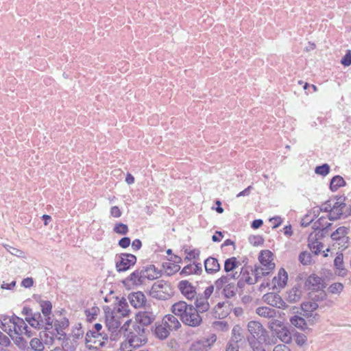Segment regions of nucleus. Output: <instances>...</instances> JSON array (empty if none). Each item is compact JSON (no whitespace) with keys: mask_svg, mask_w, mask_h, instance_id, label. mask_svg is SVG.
Segmentation results:
<instances>
[{"mask_svg":"<svg viewBox=\"0 0 351 351\" xmlns=\"http://www.w3.org/2000/svg\"><path fill=\"white\" fill-rule=\"evenodd\" d=\"M178 288L182 295L188 300H192L196 296V289L188 280H181L179 282Z\"/></svg>","mask_w":351,"mask_h":351,"instance_id":"9d476101","label":"nucleus"},{"mask_svg":"<svg viewBox=\"0 0 351 351\" xmlns=\"http://www.w3.org/2000/svg\"><path fill=\"white\" fill-rule=\"evenodd\" d=\"M149 293L154 298L166 300L172 296L173 292L172 287L169 282L159 280L153 284Z\"/></svg>","mask_w":351,"mask_h":351,"instance_id":"7ed1b4c3","label":"nucleus"},{"mask_svg":"<svg viewBox=\"0 0 351 351\" xmlns=\"http://www.w3.org/2000/svg\"><path fill=\"white\" fill-rule=\"evenodd\" d=\"M306 286L312 291H318L325 287L324 280L315 274L308 276L306 281Z\"/></svg>","mask_w":351,"mask_h":351,"instance_id":"4468645a","label":"nucleus"},{"mask_svg":"<svg viewBox=\"0 0 351 351\" xmlns=\"http://www.w3.org/2000/svg\"><path fill=\"white\" fill-rule=\"evenodd\" d=\"M309 247L312 252L315 254H318L322 248V245L319 242H315L312 244H309Z\"/></svg>","mask_w":351,"mask_h":351,"instance_id":"13d9d810","label":"nucleus"},{"mask_svg":"<svg viewBox=\"0 0 351 351\" xmlns=\"http://www.w3.org/2000/svg\"><path fill=\"white\" fill-rule=\"evenodd\" d=\"M271 319H272L269 323V328L271 330H273L274 326H277V327H279L280 328L282 327V322L281 321L278 320V319H273V318H271Z\"/></svg>","mask_w":351,"mask_h":351,"instance_id":"338daca9","label":"nucleus"},{"mask_svg":"<svg viewBox=\"0 0 351 351\" xmlns=\"http://www.w3.org/2000/svg\"><path fill=\"white\" fill-rule=\"evenodd\" d=\"M239 274H240L241 280L238 282V286L241 285V280L249 285H254L257 282L255 276L254 277L250 276V272L246 267H242Z\"/></svg>","mask_w":351,"mask_h":351,"instance_id":"c85d7f7f","label":"nucleus"},{"mask_svg":"<svg viewBox=\"0 0 351 351\" xmlns=\"http://www.w3.org/2000/svg\"><path fill=\"white\" fill-rule=\"evenodd\" d=\"M193 264H190V265H188L186 266H185L182 271H181V274H184V275H190V274H193Z\"/></svg>","mask_w":351,"mask_h":351,"instance_id":"69168bd1","label":"nucleus"},{"mask_svg":"<svg viewBox=\"0 0 351 351\" xmlns=\"http://www.w3.org/2000/svg\"><path fill=\"white\" fill-rule=\"evenodd\" d=\"M334 265L337 269L339 270L338 275L344 276L346 275V270L343 266V254H338L334 260Z\"/></svg>","mask_w":351,"mask_h":351,"instance_id":"2f4dec72","label":"nucleus"},{"mask_svg":"<svg viewBox=\"0 0 351 351\" xmlns=\"http://www.w3.org/2000/svg\"><path fill=\"white\" fill-rule=\"evenodd\" d=\"M343 285L341 282L332 283L328 289L329 293L332 294H339L343 289Z\"/></svg>","mask_w":351,"mask_h":351,"instance_id":"c03bdc74","label":"nucleus"},{"mask_svg":"<svg viewBox=\"0 0 351 351\" xmlns=\"http://www.w3.org/2000/svg\"><path fill=\"white\" fill-rule=\"evenodd\" d=\"M312 256L310 252L306 251L302 252L298 257L299 261L304 265H310L311 263Z\"/></svg>","mask_w":351,"mask_h":351,"instance_id":"79ce46f5","label":"nucleus"},{"mask_svg":"<svg viewBox=\"0 0 351 351\" xmlns=\"http://www.w3.org/2000/svg\"><path fill=\"white\" fill-rule=\"evenodd\" d=\"M346 207V204L337 202L332 206L331 213L328 215V219L330 221H335L341 217L343 215V209Z\"/></svg>","mask_w":351,"mask_h":351,"instance_id":"4be33fe9","label":"nucleus"},{"mask_svg":"<svg viewBox=\"0 0 351 351\" xmlns=\"http://www.w3.org/2000/svg\"><path fill=\"white\" fill-rule=\"evenodd\" d=\"M348 234V228L344 226H341L338 228L334 232L331 234V239L332 241L336 240L337 239L341 238L342 237H345Z\"/></svg>","mask_w":351,"mask_h":351,"instance_id":"ea45409f","label":"nucleus"},{"mask_svg":"<svg viewBox=\"0 0 351 351\" xmlns=\"http://www.w3.org/2000/svg\"><path fill=\"white\" fill-rule=\"evenodd\" d=\"M121 323L115 316L107 317L106 326L111 332H116L120 328Z\"/></svg>","mask_w":351,"mask_h":351,"instance_id":"7c9ffc66","label":"nucleus"},{"mask_svg":"<svg viewBox=\"0 0 351 351\" xmlns=\"http://www.w3.org/2000/svg\"><path fill=\"white\" fill-rule=\"evenodd\" d=\"M277 337L285 343H289L291 342L292 337L289 330L282 326L280 329L276 332Z\"/></svg>","mask_w":351,"mask_h":351,"instance_id":"bb28decb","label":"nucleus"},{"mask_svg":"<svg viewBox=\"0 0 351 351\" xmlns=\"http://www.w3.org/2000/svg\"><path fill=\"white\" fill-rule=\"evenodd\" d=\"M239 277L240 274H239L238 271L230 274L227 273L226 275H223L215 282V286L217 290H220L223 287H226V285L232 283L231 280H236Z\"/></svg>","mask_w":351,"mask_h":351,"instance_id":"f8f14e48","label":"nucleus"},{"mask_svg":"<svg viewBox=\"0 0 351 351\" xmlns=\"http://www.w3.org/2000/svg\"><path fill=\"white\" fill-rule=\"evenodd\" d=\"M136 262V257L132 254H121L116 261V269L118 272L125 271Z\"/></svg>","mask_w":351,"mask_h":351,"instance_id":"0eeeda50","label":"nucleus"},{"mask_svg":"<svg viewBox=\"0 0 351 351\" xmlns=\"http://www.w3.org/2000/svg\"><path fill=\"white\" fill-rule=\"evenodd\" d=\"M175 315H167L162 319V322L167 326L171 330H177L181 324Z\"/></svg>","mask_w":351,"mask_h":351,"instance_id":"b1692460","label":"nucleus"},{"mask_svg":"<svg viewBox=\"0 0 351 351\" xmlns=\"http://www.w3.org/2000/svg\"><path fill=\"white\" fill-rule=\"evenodd\" d=\"M256 313L261 317L271 319L277 315V311L268 306H259L256 309Z\"/></svg>","mask_w":351,"mask_h":351,"instance_id":"5701e85b","label":"nucleus"},{"mask_svg":"<svg viewBox=\"0 0 351 351\" xmlns=\"http://www.w3.org/2000/svg\"><path fill=\"white\" fill-rule=\"evenodd\" d=\"M128 300L131 305L134 308L143 306L146 301L145 295L141 291L130 293L128 295Z\"/></svg>","mask_w":351,"mask_h":351,"instance_id":"f3484780","label":"nucleus"},{"mask_svg":"<svg viewBox=\"0 0 351 351\" xmlns=\"http://www.w3.org/2000/svg\"><path fill=\"white\" fill-rule=\"evenodd\" d=\"M287 300L291 303H295L301 299L302 290L295 287L287 291Z\"/></svg>","mask_w":351,"mask_h":351,"instance_id":"cd10ccee","label":"nucleus"},{"mask_svg":"<svg viewBox=\"0 0 351 351\" xmlns=\"http://www.w3.org/2000/svg\"><path fill=\"white\" fill-rule=\"evenodd\" d=\"M263 301L267 304L278 308H287L286 302L282 297L276 293H267L263 296Z\"/></svg>","mask_w":351,"mask_h":351,"instance_id":"1a4fd4ad","label":"nucleus"},{"mask_svg":"<svg viewBox=\"0 0 351 351\" xmlns=\"http://www.w3.org/2000/svg\"><path fill=\"white\" fill-rule=\"evenodd\" d=\"M235 339L236 340H231L228 343L226 351H239V339L237 337Z\"/></svg>","mask_w":351,"mask_h":351,"instance_id":"864d4df0","label":"nucleus"},{"mask_svg":"<svg viewBox=\"0 0 351 351\" xmlns=\"http://www.w3.org/2000/svg\"><path fill=\"white\" fill-rule=\"evenodd\" d=\"M5 248L7 250L8 252L11 254L16 256L17 257H23V252L19 249L15 248L14 247L10 246L8 245H4Z\"/></svg>","mask_w":351,"mask_h":351,"instance_id":"3c124183","label":"nucleus"},{"mask_svg":"<svg viewBox=\"0 0 351 351\" xmlns=\"http://www.w3.org/2000/svg\"><path fill=\"white\" fill-rule=\"evenodd\" d=\"M195 304V308L197 309L199 315L206 312L210 308V304L206 297H203V295H198L196 297Z\"/></svg>","mask_w":351,"mask_h":351,"instance_id":"aec40b11","label":"nucleus"},{"mask_svg":"<svg viewBox=\"0 0 351 351\" xmlns=\"http://www.w3.org/2000/svg\"><path fill=\"white\" fill-rule=\"evenodd\" d=\"M247 329L250 333L259 341L268 343L267 338L269 335L267 331L263 328V325L256 321H250L247 324Z\"/></svg>","mask_w":351,"mask_h":351,"instance_id":"423d86ee","label":"nucleus"},{"mask_svg":"<svg viewBox=\"0 0 351 351\" xmlns=\"http://www.w3.org/2000/svg\"><path fill=\"white\" fill-rule=\"evenodd\" d=\"M294 338L295 343L300 346L304 345L307 341L306 336L302 333L296 332Z\"/></svg>","mask_w":351,"mask_h":351,"instance_id":"603ef678","label":"nucleus"},{"mask_svg":"<svg viewBox=\"0 0 351 351\" xmlns=\"http://www.w3.org/2000/svg\"><path fill=\"white\" fill-rule=\"evenodd\" d=\"M346 184V182L343 178L340 176H334L330 184L331 191H336L339 187L343 186Z\"/></svg>","mask_w":351,"mask_h":351,"instance_id":"c9c22d12","label":"nucleus"},{"mask_svg":"<svg viewBox=\"0 0 351 351\" xmlns=\"http://www.w3.org/2000/svg\"><path fill=\"white\" fill-rule=\"evenodd\" d=\"M170 329L162 322V324L157 326L155 329V334L160 339H166L169 335Z\"/></svg>","mask_w":351,"mask_h":351,"instance_id":"473e14b6","label":"nucleus"},{"mask_svg":"<svg viewBox=\"0 0 351 351\" xmlns=\"http://www.w3.org/2000/svg\"><path fill=\"white\" fill-rule=\"evenodd\" d=\"M332 206L330 204V202H326L324 204H323L319 208H314L313 213H319V211L323 212H329V213H331Z\"/></svg>","mask_w":351,"mask_h":351,"instance_id":"8fccbe9b","label":"nucleus"},{"mask_svg":"<svg viewBox=\"0 0 351 351\" xmlns=\"http://www.w3.org/2000/svg\"><path fill=\"white\" fill-rule=\"evenodd\" d=\"M333 241V246H336L339 249L343 250L348 246L349 237L348 235H346L345 237H342L341 238L334 240Z\"/></svg>","mask_w":351,"mask_h":351,"instance_id":"58836bf2","label":"nucleus"},{"mask_svg":"<svg viewBox=\"0 0 351 351\" xmlns=\"http://www.w3.org/2000/svg\"><path fill=\"white\" fill-rule=\"evenodd\" d=\"M132 327V329L127 330L125 336L130 341L132 344L133 343V347L138 348L147 341L145 328L137 324L133 325Z\"/></svg>","mask_w":351,"mask_h":351,"instance_id":"20e7f679","label":"nucleus"},{"mask_svg":"<svg viewBox=\"0 0 351 351\" xmlns=\"http://www.w3.org/2000/svg\"><path fill=\"white\" fill-rule=\"evenodd\" d=\"M252 274L255 276L256 282L263 276H267L272 270H267V267L256 265L254 269H252Z\"/></svg>","mask_w":351,"mask_h":351,"instance_id":"72a5a7b5","label":"nucleus"},{"mask_svg":"<svg viewBox=\"0 0 351 351\" xmlns=\"http://www.w3.org/2000/svg\"><path fill=\"white\" fill-rule=\"evenodd\" d=\"M215 317L222 319L229 314V304L228 302H219L214 308Z\"/></svg>","mask_w":351,"mask_h":351,"instance_id":"6ab92c4d","label":"nucleus"},{"mask_svg":"<svg viewBox=\"0 0 351 351\" xmlns=\"http://www.w3.org/2000/svg\"><path fill=\"white\" fill-rule=\"evenodd\" d=\"M99 311V308L97 307L92 308L91 311L90 310H86L85 313L86 315L87 320L91 322L93 319H95V316L97 315V312Z\"/></svg>","mask_w":351,"mask_h":351,"instance_id":"4d7b16f0","label":"nucleus"},{"mask_svg":"<svg viewBox=\"0 0 351 351\" xmlns=\"http://www.w3.org/2000/svg\"><path fill=\"white\" fill-rule=\"evenodd\" d=\"M171 312L179 317L185 325L197 327L202 322V317L197 309L184 301H179L171 306Z\"/></svg>","mask_w":351,"mask_h":351,"instance_id":"f257e3e1","label":"nucleus"},{"mask_svg":"<svg viewBox=\"0 0 351 351\" xmlns=\"http://www.w3.org/2000/svg\"><path fill=\"white\" fill-rule=\"evenodd\" d=\"M135 348L133 347V343L126 337V339L121 343L120 350L121 351H132Z\"/></svg>","mask_w":351,"mask_h":351,"instance_id":"5fc2aeb1","label":"nucleus"},{"mask_svg":"<svg viewBox=\"0 0 351 351\" xmlns=\"http://www.w3.org/2000/svg\"><path fill=\"white\" fill-rule=\"evenodd\" d=\"M301 307L304 311L313 312L318 308V304L315 302H309L302 303Z\"/></svg>","mask_w":351,"mask_h":351,"instance_id":"49530a36","label":"nucleus"},{"mask_svg":"<svg viewBox=\"0 0 351 351\" xmlns=\"http://www.w3.org/2000/svg\"><path fill=\"white\" fill-rule=\"evenodd\" d=\"M207 350L203 339L193 342L190 347L191 351H206Z\"/></svg>","mask_w":351,"mask_h":351,"instance_id":"a19ab883","label":"nucleus"},{"mask_svg":"<svg viewBox=\"0 0 351 351\" xmlns=\"http://www.w3.org/2000/svg\"><path fill=\"white\" fill-rule=\"evenodd\" d=\"M10 344L9 338L0 331V346L8 347Z\"/></svg>","mask_w":351,"mask_h":351,"instance_id":"bf43d9fd","label":"nucleus"},{"mask_svg":"<svg viewBox=\"0 0 351 351\" xmlns=\"http://www.w3.org/2000/svg\"><path fill=\"white\" fill-rule=\"evenodd\" d=\"M26 321L35 328H43L49 330L52 328V323H48L46 317L42 316L40 313H34L32 317H25Z\"/></svg>","mask_w":351,"mask_h":351,"instance_id":"6e6552de","label":"nucleus"},{"mask_svg":"<svg viewBox=\"0 0 351 351\" xmlns=\"http://www.w3.org/2000/svg\"><path fill=\"white\" fill-rule=\"evenodd\" d=\"M341 62L344 66H350L351 64V53L349 51L342 58Z\"/></svg>","mask_w":351,"mask_h":351,"instance_id":"052dcab7","label":"nucleus"},{"mask_svg":"<svg viewBox=\"0 0 351 351\" xmlns=\"http://www.w3.org/2000/svg\"><path fill=\"white\" fill-rule=\"evenodd\" d=\"M261 266L267 267V270H273L275 264L273 263V254L269 250L262 251L258 257Z\"/></svg>","mask_w":351,"mask_h":351,"instance_id":"2eb2a0df","label":"nucleus"},{"mask_svg":"<svg viewBox=\"0 0 351 351\" xmlns=\"http://www.w3.org/2000/svg\"><path fill=\"white\" fill-rule=\"evenodd\" d=\"M273 224V228H276L282 223V219L280 217H274L269 219Z\"/></svg>","mask_w":351,"mask_h":351,"instance_id":"774afa93","label":"nucleus"},{"mask_svg":"<svg viewBox=\"0 0 351 351\" xmlns=\"http://www.w3.org/2000/svg\"><path fill=\"white\" fill-rule=\"evenodd\" d=\"M288 275L287 271L281 268L277 276L274 277L272 280L273 289H282L284 288L287 282Z\"/></svg>","mask_w":351,"mask_h":351,"instance_id":"dca6fc26","label":"nucleus"},{"mask_svg":"<svg viewBox=\"0 0 351 351\" xmlns=\"http://www.w3.org/2000/svg\"><path fill=\"white\" fill-rule=\"evenodd\" d=\"M121 211L118 206H112L110 209V215L116 218L120 217L121 216Z\"/></svg>","mask_w":351,"mask_h":351,"instance_id":"e2e57ef3","label":"nucleus"},{"mask_svg":"<svg viewBox=\"0 0 351 351\" xmlns=\"http://www.w3.org/2000/svg\"><path fill=\"white\" fill-rule=\"evenodd\" d=\"M108 338V335L104 331L102 332H87L85 341L87 346L98 348L106 344Z\"/></svg>","mask_w":351,"mask_h":351,"instance_id":"39448f33","label":"nucleus"},{"mask_svg":"<svg viewBox=\"0 0 351 351\" xmlns=\"http://www.w3.org/2000/svg\"><path fill=\"white\" fill-rule=\"evenodd\" d=\"M156 319V315L150 311H140L136 314V322L138 325L142 326H147L150 325Z\"/></svg>","mask_w":351,"mask_h":351,"instance_id":"9b49d317","label":"nucleus"},{"mask_svg":"<svg viewBox=\"0 0 351 351\" xmlns=\"http://www.w3.org/2000/svg\"><path fill=\"white\" fill-rule=\"evenodd\" d=\"M130 245V239L129 237H123L119 241V245L122 248H126Z\"/></svg>","mask_w":351,"mask_h":351,"instance_id":"0e129e2a","label":"nucleus"},{"mask_svg":"<svg viewBox=\"0 0 351 351\" xmlns=\"http://www.w3.org/2000/svg\"><path fill=\"white\" fill-rule=\"evenodd\" d=\"M114 311L123 317L128 315L130 310L128 309V305L125 299L123 298L119 302L118 306L114 308Z\"/></svg>","mask_w":351,"mask_h":351,"instance_id":"f704fd0d","label":"nucleus"},{"mask_svg":"<svg viewBox=\"0 0 351 351\" xmlns=\"http://www.w3.org/2000/svg\"><path fill=\"white\" fill-rule=\"evenodd\" d=\"M140 271L144 282L146 279L152 280L160 276V271L154 265L143 267L140 269Z\"/></svg>","mask_w":351,"mask_h":351,"instance_id":"ddd939ff","label":"nucleus"},{"mask_svg":"<svg viewBox=\"0 0 351 351\" xmlns=\"http://www.w3.org/2000/svg\"><path fill=\"white\" fill-rule=\"evenodd\" d=\"M83 334L84 332L81 328L77 329L72 335V339L69 338L66 340L65 346H69L70 349L74 350L77 345V341L83 337Z\"/></svg>","mask_w":351,"mask_h":351,"instance_id":"a878e982","label":"nucleus"},{"mask_svg":"<svg viewBox=\"0 0 351 351\" xmlns=\"http://www.w3.org/2000/svg\"><path fill=\"white\" fill-rule=\"evenodd\" d=\"M34 285V280L32 278H25L21 282V285L25 288H30Z\"/></svg>","mask_w":351,"mask_h":351,"instance_id":"680f3d73","label":"nucleus"},{"mask_svg":"<svg viewBox=\"0 0 351 351\" xmlns=\"http://www.w3.org/2000/svg\"><path fill=\"white\" fill-rule=\"evenodd\" d=\"M204 267L208 274L217 273L220 270V265L217 258L208 257L204 261Z\"/></svg>","mask_w":351,"mask_h":351,"instance_id":"412c9836","label":"nucleus"},{"mask_svg":"<svg viewBox=\"0 0 351 351\" xmlns=\"http://www.w3.org/2000/svg\"><path fill=\"white\" fill-rule=\"evenodd\" d=\"M290 322L292 325L300 329H304L306 325L305 319L298 315L291 317Z\"/></svg>","mask_w":351,"mask_h":351,"instance_id":"4c0bfd02","label":"nucleus"},{"mask_svg":"<svg viewBox=\"0 0 351 351\" xmlns=\"http://www.w3.org/2000/svg\"><path fill=\"white\" fill-rule=\"evenodd\" d=\"M15 343L21 349H25L27 347V342L24 339L22 335H14V339Z\"/></svg>","mask_w":351,"mask_h":351,"instance_id":"09e8293b","label":"nucleus"},{"mask_svg":"<svg viewBox=\"0 0 351 351\" xmlns=\"http://www.w3.org/2000/svg\"><path fill=\"white\" fill-rule=\"evenodd\" d=\"M40 306L44 317L48 323H53V319L51 317L52 305L49 301H40Z\"/></svg>","mask_w":351,"mask_h":351,"instance_id":"393cba45","label":"nucleus"},{"mask_svg":"<svg viewBox=\"0 0 351 351\" xmlns=\"http://www.w3.org/2000/svg\"><path fill=\"white\" fill-rule=\"evenodd\" d=\"M31 348L36 351H41L44 348V346L41 341L38 338H33L29 342Z\"/></svg>","mask_w":351,"mask_h":351,"instance_id":"a18cd8bd","label":"nucleus"},{"mask_svg":"<svg viewBox=\"0 0 351 351\" xmlns=\"http://www.w3.org/2000/svg\"><path fill=\"white\" fill-rule=\"evenodd\" d=\"M114 232L121 235H125L128 232V227L123 223H117L114 225Z\"/></svg>","mask_w":351,"mask_h":351,"instance_id":"37998d69","label":"nucleus"},{"mask_svg":"<svg viewBox=\"0 0 351 351\" xmlns=\"http://www.w3.org/2000/svg\"><path fill=\"white\" fill-rule=\"evenodd\" d=\"M237 287L234 282L226 285L223 287V293L227 298H231L236 295Z\"/></svg>","mask_w":351,"mask_h":351,"instance_id":"e433bc0d","label":"nucleus"},{"mask_svg":"<svg viewBox=\"0 0 351 351\" xmlns=\"http://www.w3.org/2000/svg\"><path fill=\"white\" fill-rule=\"evenodd\" d=\"M330 171V167L328 164H324L321 166L316 167L315 169V172L317 174L325 176H326Z\"/></svg>","mask_w":351,"mask_h":351,"instance_id":"de8ad7c7","label":"nucleus"},{"mask_svg":"<svg viewBox=\"0 0 351 351\" xmlns=\"http://www.w3.org/2000/svg\"><path fill=\"white\" fill-rule=\"evenodd\" d=\"M207 348H210L217 341V336L215 334H211L208 338L203 339Z\"/></svg>","mask_w":351,"mask_h":351,"instance_id":"6e6d98bb","label":"nucleus"},{"mask_svg":"<svg viewBox=\"0 0 351 351\" xmlns=\"http://www.w3.org/2000/svg\"><path fill=\"white\" fill-rule=\"evenodd\" d=\"M0 328L14 339V335H26L30 337L32 334L22 318L17 316H5L0 319Z\"/></svg>","mask_w":351,"mask_h":351,"instance_id":"f03ea898","label":"nucleus"},{"mask_svg":"<svg viewBox=\"0 0 351 351\" xmlns=\"http://www.w3.org/2000/svg\"><path fill=\"white\" fill-rule=\"evenodd\" d=\"M240 265L239 262L237 261L236 257H231L227 258L224 263V270L226 273H234L237 268Z\"/></svg>","mask_w":351,"mask_h":351,"instance_id":"c756f323","label":"nucleus"},{"mask_svg":"<svg viewBox=\"0 0 351 351\" xmlns=\"http://www.w3.org/2000/svg\"><path fill=\"white\" fill-rule=\"evenodd\" d=\"M123 283L128 285H138L144 283L140 269L135 270L125 280Z\"/></svg>","mask_w":351,"mask_h":351,"instance_id":"a211bd4d","label":"nucleus"}]
</instances>
